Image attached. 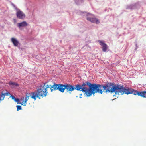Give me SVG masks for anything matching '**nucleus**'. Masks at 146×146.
I'll use <instances>...</instances> for the list:
<instances>
[{"instance_id": "nucleus-1", "label": "nucleus", "mask_w": 146, "mask_h": 146, "mask_svg": "<svg viewBox=\"0 0 146 146\" xmlns=\"http://www.w3.org/2000/svg\"><path fill=\"white\" fill-rule=\"evenodd\" d=\"M87 85L89 87V93L88 95L91 96L96 93L102 94L103 92L115 93L116 96L118 95L119 85H115L112 83H108L106 85H100L98 84H91L87 82Z\"/></svg>"}, {"instance_id": "nucleus-2", "label": "nucleus", "mask_w": 146, "mask_h": 146, "mask_svg": "<svg viewBox=\"0 0 146 146\" xmlns=\"http://www.w3.org/2000/svg\"><path fill=\"white\" fill-rule=\"evenodd\" d=\"M87 82H86V83ZM87 83H83L82 85L77 84L75 85V86L73 85L70 84H56L54 83L53 85L50 87L51 91L58 90L62 93L64 92L65 89L67 90V92H69L74 90L75 89L77 90L82 91L86 94V96L89 97L90 96L88 95L89 93V88L88 89L86 86Z\"/></svg>"}, {"instance_id": "nucleus-3", "label": "nucleus", "mask_w": 146, "mask_h": 146, "mask_svg": "<svg viewBox=\"0 0 146 146\" xmlns=\"http://www.w3.org/2000/svg\"><path fill=\"white\" fill-rule=\"evenodd\" d=\"M46 83H44V85H41L39 86L37 89L36 92H33L32 93L31 95V98L36 100L37 98L39 97V99H40V97L42 98L48 95V88H50L52 86L51 85H46Z\"/></svg>"}, {"instance_id": "nucleus-4", "label": "nucleus", "mask_w": 146, "mask_h": 146, "mask_svg": "<svg viewBox=\"0 0 146 146\" xmlns=\"http://www.w3.org/2000/svg\"><path fill=\"white\" fill-rule=\"evenodd\" d=\"M119 91L118 95H122L125 93L127 94H131L132 89L131 88H128V89H125L123 86L119 85Z\"/></svg>"}, {"instance_id": "nucleus-5", "label": "nucleus", "mask_w": 146, "mask_h": 146, "mask_svg": "<svg viewBox=\"0 0 146 146\" xmlns=\"http://www.w3.org/2000/svg\"><path fill=\"white\" fill-rule=\"evenodd\" d=\"M131 92V94H132L134 95H138L143 98L145 97V94L146 92H144V91L139 92L137 90H135L133 89H132Z\"/></svg>"}, {"instance_id": "nucleus-6", "label": "nucleus", "mask_w": 146, "mask_h": 146, "mask_svg": "<svg viewBox=\"0 0 146 146\" xmlns=\"http://www.w3.org/2000/svg\"><path fill=\"white\" fill-rule=\"evenodd\" d=\"M16 15L17 18L21 19H23L25 17V14L21 11L19 10L17 11Z\"/></svg>"}, {"instance_id": "nucleus-7", "label": "nucleus", "mask_w": 146, "mask_h": 146, "mask_svg": "<svg viewBox=\"0 0 146 146\" xmlns=\"http://www.w3.org/2000/svg\"><path fill=\"white\" fill-rule=\"evenodd\" d=\"M98 42H99L100 44L102 46L103 51L106 52L108 48V46L107 45L102 41L99 40Z\"/></svg>"}, {"instance_id": "nucleus-8", "label": "nucleus", "mask_w": 146, "mask_h": 146, "mask_svg": "<svg viewBox=\"0 0 146 146\" xmlns=\"http://www.w3.org/2000/svg\"><path fill=\"white\" fill-rule=\"evenodd\" d=\"M87 19L91 22L94 23L95 22L96 24H98L100 23L99 20L95 18L87 17Z\"/></svg>"}, {"instance_id": "nucleus-9", "label": "nucleus", "mask_w": 146, "mask_h": 146, "mask_svg": "<svg viewBox=\"0 0 146 146\" xmlns=\"http://www.w3.org/2000/svg\"><path fill=\"white\" fill-rule=\"evenodd\" d=\"M10 94L7 91L6 92L3 93L2 92L0 95V101L3 100L6 95H8Z\"/></svg>"}, {"instance_id": "nucleus-10", "label": "nucleus", "mask_w": 146, "mask_h": 146, "mask_svg": "<svg viewBox=\"0 0 146 146\" xmlns=\"http://www.w3.org/2000/svg\"><path fill=\"white\" fill-rule=\"evenodd\" d=\"M27 23L25 21H23L22 22L18 23H17V26L19 27L27 26Z\"/></svg>"}, {"instance_id": "nucleus-11", "label": "nucleus", "mask_w": 146, "mask_h": 146, "mask_svg": "<svg viewBox=\"0 0 146 146\" xmlns=\"http://www.w3.org/2000/svg\"><path fill=\"white\" fill-rule=\"evenodd\" d=\"M11 41L15 46H17L19 44V42L15 38H12L11 39Z\"/></svg>"}, {"instance_id": "nucleus-12", "label": "nucleus", "mask_w": 146, "mask_h": 146, "mask_svg": "<svg viewBox=\"0 0 146 146\" xmlns=\"http://www.w3.org/2000/svg\"><path fill=\"white\" fill-rule=\"evenodd\" d=\"M29 96L28 95V94H26V97L25 98V99L24 100V103H26L27 102V101L29 99Z\"/></svg>"}, {"instance_id": "nucleus-13", "label": "nucleus", "mask_w": 146, "mask_h": 146, "mask_svg": "<svg viewBox=\"0 0 146 146\" xmlns=\"http://www.w3.org/2000/svg\"><path fill=\"white\" fill-rule=\"evenodd\" d=\"M9 84L10 85H11L12 86H17L18 85V84L17 83L11 81L9 82Z\"/></svg>"}, {"instance_id": "nucleus-14", "label": "nucleus", "mask_w": 146, "mask_h": 146, "mask_svg": "<svg viewBox=\"0 0 146 146\" xmlns=\"http://www.w3.org/2000/svg\"><path fill=\"white\" fill-rule=\"evenodd\" d=\"M21 106L17 105V110L18 111L19 110H21Z\"/></svg>"}, {"instance_id": "nucleus-15", "label": "nucleus", "mask_w": 146, "mask_h": 146, "mask_svg": "<svg viewBox=\"0 0 146 146\" xmlns=\"http://www.w3.org/2000/svg\"><path fill=\"white\" fill-rule=\"evenodd\" d=\"M14 100L15 101L17 102H18L19 101V99H17V98H14Z\"/></svg>"}, {"instance_id": "nucleus-16", "label": "nucleus", "mask_w": 146, "mask_h": 146, "mask_svg": "<svg viewBox=\"0 0 146 146\" xmlns=\"http://www.w3.org/2000/svg\"><path fill=\"white\" fill-rule=\"evenodd\" d=\"M10 97L12 99L14 100V98H15V97L13 95H11L10 96Z\"/></svg>"}, {"instance_id": "nucleus-17", "label": "nucleus", "mask_w": 146, "mask_h": 146, "mask_svg": "<svg viewBox=\"0 0 146 146\" xmlns=\"http://www.w3.org/2000/svg\"><path fill=\"white\" fill-rule=\"evenodd\" d=\"M144 92H146V93L145 94V98H146V91H144Z\"/></svg>"}]
</instances>
